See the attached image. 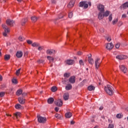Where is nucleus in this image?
I'll use <instances>...</instances> for the list:
<instances>
[{
  "label": "nucleus",
  "instance_id": "1",
  "mask_svg": "<svg viewBox=\"0 0 128 128\" xmlns=\"http://www.w3.org/2000/svg\"><path fill=\"white\" fill-rule=\"evenodd\" d=\"M113 90L114 88L110 84H108L107 86L104 88L105 92H106L109 96H112V94H114Z\"/></svg>",
  "mask_w": 128,
  "mask_h": 128
},
{
  "label": "nucleus",
  "instance_id": "2",
  "mask_svg": "<svg viewBox=\"0 0 128 128\" xmlns=\"http://www.w3.org/2000/svg\"><path fill=\"white\" fill-rule=\"evenodd\" d=\"M2 28L4 30V32L3 33V36H8L7 34L10 32V29H8V26L4 24H2Z\"/></svg>",
  "mask_w": 128,
  "mask_h": 128
},
{
  "label": "nucleus",
  "instance_id": "3",
  "mask_svg": "<svg viewBox=\"0 0 128 128\" xmlns=\"http://www.w3.org/2000/svg\"><path fill=\"white\" fill-rule=\"evenodd\" d=\"M38 120L40 124H44L46 122V117H42V116H38Z\"/></svg>",
  "mask_w": 128,
  "mask_h": 128
},
{
  "label": "nucleus",
  "instance_id": "4",
  "mask_svg": "<svg viewBox=\"0 0 128 128\" xmlns=\"http://www.w3.org/2000/svg\"><path fill=\"white\" fill-rule=\"evenodd\" d=\"M119 68L120 70V71L122 72L124 74H126V72H128V68H126L124 65L119 66Z\"/></svg>",
  "mask_w": 128,
  "mask_h": 128
},
{
  "label": "nucleus",
  "instance_id": "5",
  "mask_svg": "<svg viewBox=\"0 0 128 128\" xmlns=\"http://www.w3.org/2000/svg\"><path fill=\"white\" fill-rule=\"evenodd\" d=\"M100 58H96L95 60V66L97 70L100 68Z\"/></svg>",
  "mask_w": 128,
  "mask_h": 128
},
{
  "label": "nucleus",
  "instance_id": "6",
  "mask_svg": "<svg viewBox=\"0 0 128 128\" xmlns=\"http://www.w3.org/2000/svg\"><path fill=\"white\" fill-rule=\"evenodd\" d=\"M6 24L8 26H13L14 21L10 19H8L6 21Z\"/></svg>",
  "mask_w": 128,
  "mask_h": 128
},
{
  "label": "nucleus",
  "instance_id": "7",
  "mask_svg": "<svg viewBox=\"0 0 128 128\" xmlns=\"http://www.w3.org/2000/svg\"><path fill=\"white\" fill-rule=\"evenodd\" d=\"M106 48L108 50H112V48H114V44H112V42L107 44H106Z\"/></svg>",
  "mask_w": 128,
  "mask_h": 128
},
{
  "label": "nucleus",
  "instance_id": "8",
  "mask_svg": "<svg viewBox=\"0 0 128 128\" xmlns=\"http://www.w3.org/2000/svg\"><path fill=\"white\" fill-rule=\"evenodd\" d=\"M98 8L100 12H104V6L102 4L98 5Z\"/></svg>",
  "mask_w": 128,
  "mask_h": 128
},
{
  "label": "nucleus",
  "instance_id": "9",
  "mask_svg": "<svg viewBox=\"0 0 128 128\" xmlns=\"http://www.w3.org/2000/svg\"><path fill=\"white\" fill-rule=\"evenodd\" d=\"M68 82H70V84H74V82H76V76H72L70 78L69 80H68Z\"/></svg>",
  "mask_w": 128,
  "mask_h": 128
},
{
  "label": "nucleus",
  "instance_id": "10",
  "mask_svg": "<svg viewBox=\"0 0 128 128\" xmlns=\"http://www.w3.org/2000/svg\"><path fill=\"white\" fill-rule=\"evenodd\" d=\"M54 102L58 106H62V101L60 99L55 101Z\"/></svg>",
  "mask_w": 128,
  "mask_h": 128
},
{
  "label": "nucleus",
  "instance_id": "11",
  "mask_svg": "<svg viewBox=\"0 0 128 128\" xmlns=\"http://www.w3.org/2000/svg\"><path fill=\"white\" fill-rule=\"evenodd\" d=\"M66 64L69 66H72L74 64V60H68L66 61Z\"/></svg>",
  "mask_w": 128,
  "mask_h": 128
},
{
  "label": "nucleus",
  "instance_id": "12",
  "mask_svg": "<svg viewBox=\"0 0 128 128\" xmlns=\"http://www.w3.org/2000/svg\"><path fill=\"white\" fill-rule=\"evenodd\" d=\"M74 0H71L69 4L68 5V7L69 8H72L74 6Z\"/></svg>",
  "mask_w": 128,
  "mask_h": 128
},
{
  "label": "nucleus",
  "instance_id": "13",
  "mask_svg": "<svg viewBox=\"0 0 128 128\" xmlns=\"http://www.w3.org/2000/svg\"><path fill=\"white\" fill-rule=\"evenodd\" d=\"M116 58L118 60H126V56L124 55H118L116 56Z\"/></svg>",
  "mask_w": 128,
  "mask_h": 128
},
{
  "label": "nucleus",
  "instance_id": "14",
  "mask_svg": "<svg viewBox=\"0 0 128 128\" xmlns=\"http://www.w3.org/2000/svg\"><path fill=\"white\" fill-rule=\"evenodd\" d=\"M46 53L47 54H50L52 55V54H56V50H48L46 51Z\"/></svg>",
  "mask_w": 128,
  "mask_h": 128
},
{
  "label": "nucleus",
  "instance_id": "15",
  "mask_svg": "<svg viewBox=\"0 0 128 128\" xmlns=\"http://www.w3.org/2000/svg\"><path fill=\"white\" fill-rule=\"evenodd\" d=\"M88 62L90 64H94V59L92 58V54H90V56L88 57Z\"/></svg>",
  "mask_w": 128,
  "mask_h": 128
},
{
  "label": "nucleus",
  "instance_id": "16",
  "mask_svg": "<svg viewBox=\"0 0 128 128\" xmlns=\"http://www.w3.org/2000/svg\"><path fill=\"white\" fill-rule=\"evenodd\" d=\"M104 12H100L98 15V20H102L104 16Z\"/></svg>",
  "mask_w": 128,
  "mask_h": 128
},
{
  "label": "nucleus",
  "instance_id": "17",
  "mask_svg": "<svg viewBox=\"0 0 128 128\" xmlns=\"http://www.w3.org/2000/svg\"><path fill=\"white\" fill-rule=\"evenodd\" d=\"M66 90H72V84H68L66 86Z\"/></svg>",
  "mask_w": 128,
  "mask_h": 128
},
{
  "label": "nucleus",
  "instance_id": "18",
  "mask_svg": "<svg viewBox=\"0 0 128 128\" xmlns=\"http://www.w3.org/2000/svg\"><path fill=\"white\" fill-rule=\"evenodd\" d=\"M18 100L20 104H24L26 102V100H24V98H18Z\"/></svg>",
  "mask_w": 128,
  "mask_h": 128
},
{
  "label": "nucleus",
  "instance_id": "19",
  "mask_svg": "<svg viewBox=\"0 0 128 128\" xmlns=\"http://www.w3.org/2000/svg\"><path fill=\"white\" fill-rule=\"evenodd\" d=\"M121 8H123V10H126V8H128V2H126L124 4L120 6Z\"/></svg>",
  "mask_w": 128,
  "mask_h": 128
},
{
  "label": "nucleus",
  "instance_id": "20",
  "mask_svg": "<svg viewBox=\"0 0 128 128\" xmlns=\"http://www.w3.org/2000/svg\"><path fill=\"white\" fill-rule=\"evenodd\" d=\"M16 56L18 58H22V51H19L16 52Z\"/></svg>",
  "mask_w": 128,
  "mask_h": 128
},
{
  "label": "nucleus",
  "instance_id": "21",
  "mask_svg": "<svg viewBox=\"0 0 128 128\" xmlns=\"http://www.w3.org/2000/svg\"><path fill=\"white\" fill-rule=\"evenodd\" d=\"M65 116L67 118H72V114L70 112H68L66 114Z\"/></svg>",
  "mask_w": 128,
  "mask_h": 128
},
{
  "label": "nucleus",
  "instance_id": "22",
  "mask_svg": "<svg viewBox=\"0 0 128 128\" xmlns=\"http://www.w3.org/2000/svg\"><path fill=\"white\" fill-rule=\"evenodd\" d=\"M47 58L49 60L50 62H54V58L50 56H47Z\"/></svg>",
  "mask_w": 128,
  "mask_h": 128
},
{
  "label": "nucleus",
  "instance_id": "23",
  "mask_svg": "<svg viewBox=\"0 0 128 128\" xmlns=\"http://www.w3.org/2000/svg\"><path fill=\"white\" fill-rule=\"evenodd\" d=\"M54 102V98H50L48 100V102L50 104H52Z\"/></svg>",
  "mask_w": 128,
  "mask_h": 128
},
{
  "label": "nucleus",
  "instance_id": "24",
  "mask_svg": "<svg viewBox=\"0 0 128 128\" xmlns=\"http://www.w3.org/2000/svg\"><path fill=\"white\" fill-rule=\"evenodd\" d=\"M22 94V89H20L18 90L16 92V96H20V94Z\"/></svg>",
  "mask_w": 128,
  "mask_h": 128
},
{
  "label": "nucleus",
  "instance_id": "25",
  "mask_svg": "<svg viewBox=\"0 0 128 128\" xmlns=\"http://www.w3.org/2000/svg\"><path fill=\"white\" fill-rule=\"evenodd\" d=\"M68 93H65L64 95V98L65 100H68Z\"/></svg>",
  "mask_w": 128,
  "mask_h": 128
},
{
  "label": "nucleus",
  "instance_id": "26",
  "mask_svg": "<svg viewBox=\"0 0 128 128\" xmlns=\"http://www.w3.org/2000/svg\"><path fill=\"white\" fill-rule=\"evenodd\" d=\"M26 22H28V18H26L22 20L21 23L22 26H24V24H26Z\"/></svg>",
  "mask_w": 128,
  "mask_h": 128
},
{
  "label": "nucleus",
  "instance_id": "27",
  "mask_svg": "<svg viewBox=\"0 0 128 128\" xmlns=\"http://www.w3.org/2000/svg\"><path fill=\"white\" fill-rule=\"evenodd\" d=\"M31 20L32 22H36L38 20V18L36 16H33L31 18Z\"/></svg>",
  "mask_w": 128,
  "mask_h": 128
},
{
  "label": "nucleus",
  "instance_id": "28",
  "mask_svg": "<svg viewBox=\"0 0 128 128\" xmlns=\"http://www.w3.org/2000/svg\"><path fill=\"white\" fill-rule=\"evenodd\" d=\"M88 90H90V91L94 90L96 87L91 85V86H88Z\"/></svg>",
  "mask_w": 128,
  "mask_h": 128
},
{
  "label": "nucleus",
  "instance_id": "29",
  "mask_svg": "<svg viewBox=\"0 0 128 128\" xmlns=\"http://www.w3.org/2000/svg\"><path fill=\"white\" fill-rule=\"evenodd\" d=\"M32 46L34 48H38V46H40V44L39 43H36V42H34L32 44Z\"/></svg>",
  "mask_w": 128,
  "mask_h": 128
},
{
  "label": "nucleus",
  "instance_id": "30",
  "mask_svg": "<svg viewBox=\"0 0 128 128\" xmlns=\"http://www.w3.org/2000/svg\"><path fill=\"white\" fill-rule=\"evenodd\" d=\"M51 90H52V92H56V90H58V88H56V86H52L51 88Z\"/></svg>",
  "mask_w": 128,
  "mask_h": 128
},
{
  "label": "nucleus",
  "instance_id": "31",
  "mask_svg": "<svg viewBox=\"0 0 128 128\" xmlns=\"http://www.w3.org/2000/svg\"><path fill=\"white\" fill-rule=\"evenodd\" d=\"M37 62L39 64H44V60L39 59L37 60Z\"/></svg>",
  "mask_w": 128,
  "mask_h": 128
},
{
  "label": "nucleus",
  "instance_id": "32",
  "mask_svg": "<svg viewBox=\"0 0 128 128\" xmlns=\"http://www.w3.org/2000/svg\"><path fill=\"white\" fill-rule=\"evenodd\" d=\"M14 116H16V118H20V112H17L14 114Z\"/></svg>",
  "mask_w": 128,
  "mask_h": 128
},
{
  "label": "nucleus",
  "instance_id": "33",
  "mask_svg": "<svg viewBox=\"0 0 128 128\" xmlns=\"http://www.w3.org/2000/svg\"><path fill=\"white\" fill-rule=\"evenodd\" d=\"M10 58V56L8 54H6L4 56V60H8Z\"/></svg>",
  "mask_w": 128,
  "mask_h": 128
},
{
  "label": "nucleus",
  "instance_id": "34",
  "mask_svg": "<svg viewBox=\"0 0 128 128\" xmlns=\"http://www.w3.org/2000/svg\"><path fill=\"white\" fill-rule=\"evenodd\" d=\"M64 78H70V73L66 72L64 74Z\"/></svg>",
  "mask_w": 128,
  "mask_h": 128
},
{
  "label": "nucleus",
  "instance_id": "35",
  "mask_svg": "<svg viewBox=\"0 0 128 128\" xmlns=\"http://www.w3.org/2000/svg\"><path fill=\"white\" fill-rule=\"evenodd\" d=\"M118 22V18L114 19V20H112V24L114 25L116 24V22Z\"/></svg>",
  "mask_w": 128,
  "mask_h": 128
},
{
  "label": "nucleus",
  "instance_id": "36",
  "mask_svg": "<svg viewBox=\"0 0 128 128\" xmlns=\"http://www.w3.org/2000/svg\"><path fill=\"white\" fill-rule=\"evenodd\" d=\"M15 108L17 110H19V108H22V106L20 104H17L16 105Z\"/></svg>",
  "mask_w": 128,
  "mask_h": 128
},
{
  "label": "nucleus",
  "instance_id": "37",
  "mask_svg": "<svg viewBox=\"0 0 128 128\" xmlns=\"http://www.w3.org/2000/svg\"><path fill=\"white\" fill-rule=\"evenodd\" d=\"M85 2H80V3L79 6H80V8H82V6H84Z\"/></svg>",
  "mask_w": 128,
  "mask_h": 128
},
{
  "label": "nucleus",
  "instance_id": "38",
  "mask_svg": "<svg viewBox=\"0 0 128 128\" xmlns=\"http://www.w3.org/2000/svg\"><path fill=\"white\" fill-rule=\"evenodd\" d=\"M12 82L14 84H18V80L15 78L12 79Z\"/></svg>",
  "mask_w": 128,
  "mask_h": 128
},
{
  "label": "nucleus",
  "instance_id": "39",
  "mask_svg": "<svg viewBox=\"0 0 128 128\" xmlns=\"http://www.w3.org/2000/svg\"><path fill=\"white\" fill-rule=\"evenodd\" d=\"M110 15V12L109 11H106L104 13V16H108Z\"/></svg>",
  "mask_w": 128,
  "mask_h": 128
},
{
  "label": "nucleus",
  "instance_id": "40",
  "mask_svg": "<svg viewBox=\"0 0 128 128\" xmlns=\"http://www.w3.org/2000/svg\"><path fill=\"white\" fill-rule=\"evenodd\" d=\"M18 40H20V42H22V41L24 40V38L22 37V36H20L18 38Z\"/></svg>",
  "mask_w": 128,
  "mask_h": 128
},
{
  "label": "nucleus",
  "instance_id": "41",
  "mask_svg": "<svg viewBox=\"0 0 128 128\" xmlns=\"http://www.w3.org/2000/svg\"><path fill=\"white\" fill-rule=\"evenodd\" d=\"M55 116L56 118H58V119L62 118V116H60V114H55Z\"/></svg>",
  "mask_w": 128,
  "mask_h": 128
},
{
  "label": "nucleus",
  "instance_id": "42",
  "mask_svg": "<svg viewBox=\"0 0 128 128\" xmlns=\"http://www.w3.org/2000/svg\"><path fill=\"white\" fill-rule=\"evenodd\" d=\"M38 50H44V46H38Z\"/></svg>",
  "mask_w": 128,
  "mask_h": 128
},
{
  "label": "nucleus",
  "instance_id": "43",
  "mask_svg": "<svg viewBox=\"0 0 128 128\" xmlns=\"http://www.w3.org/2000/svg\"><path fill=\"white\" fill-rule=\"evenodd\" d=\"M68 16L69 18H72V12H70L68 14Z\"/></svg>",
  "mask_w": 128,
  "mask_h": 128
},
{
  "label": "nucleus",
  "instance_id": "44",
  "mask_svg": "<svg viewBox=\"0 0 128 128\" xmlns=\"http://www.w3.org/2000/svg\"><path fill=\"white\" fill-rule=\"evenodd\" d=\"M6 94L4 92H0V98H2Z\"/></svg>",
  "mask_w": 128,
  "mask_h": 128
},
{
  "label": "nucleus",
  "instance_id": "45",
  "mask_svg": "<svg viewBox=\"0 0 128 128\" xmlns=\"http://www.w3.org/2000/svg\"><path fill=\"white\" fill-rule=\"evenodd\" d=\"M108 20L110 22H112V14H110L109 17H108Z\"/></svg>",
  "mask_w": 128,
  "mask_h": 128
},
{
  "label": "nucleus",
  "instance_id": "46",
  "mask_svg": "<svg viewBox=\"0 0 128 128\" xmlns=\"http://www.w3.org/2000/svg\"><path fill=\"white\" fill-rule=\"evenodd\" d=\"M122 114H118L116 115V118H122Z\"/></svg>",
  "mask_w": 128,
  "mask_h": 128
},
{
  "label": "nucleus",
  "instance_id": "47",
  "mask_svg": "<svg viewBox=\"0 0 128 128\" xmlns=\"http://www.w3.org/2000/svg\"><path fill=\"white\" fill-rule=\"evenodd\" d=\"M86 80H83V81L80 82V86H82L84 85V82H86Z\"/></svg>",
  "mask_w": 128,
  "mask_h": 128
},
{
  "label": "nucleus",
  "instance_id": "48",
  "mask_svg": "<svg viewBox=\"0 0 128 128\" xmlns=\"http://www.w3.org/2000/svg\"><path fill=\"white\" fill-rule=\"evenodd\" d=\"M26 42H27V44H32V41L30 40H27Z\"/></svg>",
  "mask_w": 128,
  "mask_h": 128
},
{
  "label": "nucleus",
  "instance_id": "49",
  "mask_svg": "<svg viewBox=\"0 0 128 128\" xmlns=\"http://www.w3.org/2000/svg\"><path fill=\"white\" fill-rule=\"evenodd\" d=\"M20 68H19L18 70L16 71V74L17 76H18L20 74Z\"/></svg>",
  "mask_w": 128,
  "mask_h": 128
},
{
  "label": "nucleus",
  "instance_id": "50",
  "mask_svg": "<svg viewBox=\"0 0 128 128\" xmlns=\"http://www.w3.org/2000/svg\"><path fill=\"white\" fill-rule=\"evenodd\" d=\"M79 64L80 66H84V61L82 60H80L79 61Z\"/></svg>",
  "mask_w": 128,
  "mask_h": 128
},
{
  "label": "nucleus",
  "instance_id": "51",
  "mask_svg": "<svg viewBox=\"0 0 128 128\" xmlns=\"http://www.w3.org/2000/svg\"><path fill=\"white\" fill-rule=\"evenodd\" d=\"M84 8H88V4H86V2L84 4Z\"/></svg>",
  "mask_w": 128,
  "mask_h": 128
},
{
  "label": "nucleus",
  "instance_id": "52",
  "mask_svg": "<svg viewBox=\"0 0 128 128\" xmlns=\"http://www.w3.org/2000/svg\"><path fill=\"white\" fill-rule=\"evenodd\" d=\"M114 128V126L112 124H109L108 128Z\"/></svg>",
  "mask_w": 128,
  "mask_h": 128
},
{
  "label": "nucleus",
  "instance_id": "53",
  "mask_svg": "<svg viewBox=\"0 0 128 128\" xmlns=\"http://www.w3.org/2000/svg\"><path fill=\"white\" fill-rule=\"evenodd\" d=\"M22 96H28V94H26V92H23L22 94Z\"/></svg>",
  "mask_w": 128,
  "mask_h": 128
},
{
  "label": "nucleus",
  "instance_id": "54",
  "mask_svg": "<svg viewBox=\"0 0 128 128\" xmlns=\"http://www.w3.org/2000/svg\"><path fill=\"white\" fill-rule=\"evenodd\" d=\"M122 18H126V14H123L122 16Z\"/></svg>",
  "mask_w": 128,
  "mask_h": 128
},
{
  "label": "nucleus",
  "instance_id": "55",
  "mask_svg": "<svg viewBox=\"0 0 128 128\" xmlns=\"http://www.w3.org/2000/svg\"><path fill=\"white\" fill-rule=\"evenodd\" d=\"M77 54H78V56H82V52H78L77 53Z\"/></svg>",
  "mask_w": 128,
  "mask_h": 128
},
{
  "label": "nucleus",
  "instance_id": "56",
  "mask_svg": "<svg viewBox=\"0 0 128 128\" xmlns=\"http://www.w3.org/2000/svg\"><path fill=\"white\" fill-rule=\"evenodd\" d=\"M120 44H116L115 46H116V48H120Z\"/></svg>",
  "mask_w": 128,
  "mask_h": 128
},
{
  "label": "nucleus",
  "instance_id": "57",
  "mask_svg": "<svg viewBox=\"0 0 128 128\" xmlns=\"http://www.w3.org/2000/svg\"><path fill=\"white\" fill-rule=\"evenodd\" d=\"M60 110V108H58V107H56L54 108V110H56V112H58V110Z\"/></svg>",
  "mask_w": 128,
  "mask_h": 128
},
{
  "label": "nucleus",
  "instance_id": "58",
  "mask_svg": "<svg viewBox=\"0 0 128 128\" xmlns=\"http://www.w3.org/2000/svg\"><path fill=\"white\" fill-rule=\"evenodd\" d=\"M107 40H108V42H110V40H112V38H111L110 37H108V38H107Z\"/></svg>",
  "mask_w": 128,
  "mask_h": 128
},
{
  "label": "nucleus",
  "instance_id": "59",
  "mask_svg": "<svg viewBox=\"0 0 128 128\" xmlns=\"http://www.w3.org/2000/svg\"><path fill=\"white\" fill-rule=\"evenodd\" d=\"M64 18V16L62 15V14H61L59 16V18Z\"/></svg>",
  "mask_w": 128,
  "mask_h": 128
},
{
  "label": "nucleus",
  "instance_id": "60",
  "mask_svg": "<svg viewBox=\"0 0 128 128\" xmlns=\"http://www.w3.org/2000/svg\"><path fill=\"white\" fill-rule=\"evenodd\" d=\"M2 75H0V82H2Z\"/></svg>",
  "mask_w": 128,
  "mask_h": 128
},
{
  "label": "nucleus",
  "instance_id": "61",
  "mask_svg": "<svg viewBox=\"0 0 128 128\" xmlns=\"http://www.w3.org/2000/svg\"><path fill=\"white\" fill-rule=\"evenodd\" d=\"M99 110H104V107L100 106V107L99 108Z\"/></svg>",
  "mask_w": 128,
  "mask_h": 128
},
{
  "label": "nucleus",
  "instance_id": "62",
  "mask_svg": "<svg viewBox=\"0 0 128 128\" xmlns=\"http://www.w3.org/2000/svg\"><path fill=\"white\" fill-rule=\"evenodd\" d=\"M74 121H71L70 122V124H74Z\"/></svg>",
  "mask_w": 128,
  "mask_h": 128
},
{
  "label": "nucleus",
  "instance_id": "63",
  "mask_svg": "<svg viewBox=\"0 0 128 128\" xmlns=\"http://www.w3.org/2000/svg\"><path fill=\"white\" fill-rule=\"evenodd\" d=\"M52 4H56V0H52Z\"/></svg>",
  "mask_w": 128,
  "mask_h": 128
},
{
  "label": "nucleus",
  "instance_id": "64",
  "mask_svg": "<svg viewBox=\"0 0 128 128\" xmlns=\"http://www.w3.org/2000/svg\"><path fill=\"white\" fill-rule=\"evenodd\" d=\"M88 4H89L90 6H92V2H88Z\"/></svg>",
  "mask_w": 128,
  "mask_h": 128
}]
</instances>
